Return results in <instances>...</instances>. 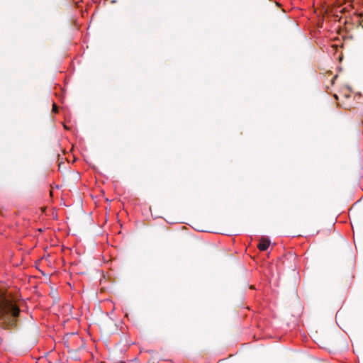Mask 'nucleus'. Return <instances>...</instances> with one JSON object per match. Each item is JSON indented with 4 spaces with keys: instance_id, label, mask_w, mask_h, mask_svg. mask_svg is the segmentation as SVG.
I'll use <instances>...</instances> for the list:
<instances>
[{
    "instance_id": "obj_3",
    "label": "nucleus",
    "mask_w": 363,
    "mask_h": 363,
    "mask_svg": "<svg viewBox=\"0 0 363 363\" xmlns=\"http://www.w3.org/2000/svg\"><path fill=\"white\" fill-rule=\"evenodd\" d=\"M52 111L55 113H57V106L55 104H53L52 105Z\"/></svg>"
},
{
    "instance_id": "obj_1",
    "label": "nucleus",
    "mask_w": 363,
    "mask_h": 363,
    "mask_svg": "<svg viewBox=\"0 0 363 363\" xmlns=\"http://www.w3.org/2000/svg\"><path fill=\"white\" fill-rule=\"evenodd\" d=\"M20 310L3 293H0V324L4 327L16 325Z\"/></svg>"
},
{
    "instance_id": "obj_4",
    "label": "nucleus",
    "mask_w": 363,
    "mask_h": 363,
    "mask_svg": "<svg viewBox=\"0 0 363 363\" xmlns=\"http://www.w3.org/2000/svg\"><path fill=\"white\" fill-rule=\"evenodd\" d=\"M334 97L336 99H338V96L337 94H334Z\"/></svg>"
},
{
    "instance_id": "obj_5",
    "label": "nucleus",
    "mask_w": 363,
    "mask_h": 363,
    "mask_svg": "<svg viewBox=\"0 0 363 363\" xmlns=\"http://www.w3.org/2000/svg\"><path fill=\"white\" fill-rule=\"evenodd\" d=\"M121 363H125V362H121Z\"/></svg>"
},
{
    "instance_id": "obj_2",
    "label": "nucleus",
    "mask_w": 363,
    "mask_h": 363,
    "mask_svg": "<svg viewBox=\"0 0 363 363\" xmlns=\"http://www.w3.org/2000/svg\"><path fill=\"white\" fill-rule=\"evenodd\" d=\"M269 245H270V241L268 239H267L265 238H262L259 241V243L257 245V248L260 251H265L268 249V247H269Z\"/></svg>"
}]
</instances>
